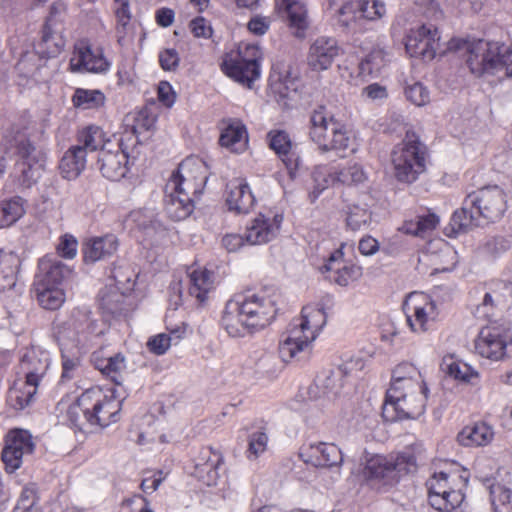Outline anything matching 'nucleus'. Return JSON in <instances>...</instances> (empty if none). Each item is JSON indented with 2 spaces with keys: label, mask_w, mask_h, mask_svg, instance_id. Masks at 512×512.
Segmentation results:
<instances>
[{
  "label": "nucleus",
  "mask_w": 512,
  "mask_h": 512,
  "mask_svg": "<svg viewBox=\"0 0 512 512\" xmlns=\"http://www.w3.org/2000/svg\"><path fill=\"white\" fill-rule=\"evenodd\" d=\"M276 314L275 301L264 291H244L227 301L221 326L231 337H244L269 326Z\"/></svg>",
  "instance_id": "f257e3e1"
},
{
  "label": "nucleus",
  "mask_w": 512,
  "mask_h": 512,
  "mask_svg": "<svg viewBox=\"0 0 512 512\" xmlns=\"http://www.w3.org/2000/svg\"><path fill=\"white\" fill-rule=\"evenodd\" d=\"M121 401L112 390L92 387L85 390L66 411L68 424L82 433H90L119 419Z\"/></svg>",
  "instance_id": "f03ea898"
},
{
  "label": "nucleus",
  "mask_w": 512,
  "mask_h": 512,
  "mask_svg": "<svg viewBox=\"0 0 512 512\" xmlns=\"http://www.w3.org/2000/svg\"><path fill=\"white\" fill-rule=\"evenodd\" d=\"M466 64L476 77H512V46L498 41L478 39L464 45Z\"/></svg>",
  "instance_id": "7ed1b4c3"
},
{
  "label": "nucleus",
  "mask_w": 512,
  "mask_h": 512,
  "mask_svg": "<svg viewBox=\"0 0 512 512\" xmlns=\"http://www.w3.org/2000/svg\"><path fill=\"white\" fill-rule=\"evenodd\" d=\"M326 313L320 305L303 307L301 316L292 320L287 333L279 343V355L284 362H290L299 353L309 349L326 324Z\"/></svg>",
  "instance_id": "20e7f679"
},
{
  "label": "nucleus",
  "mask_w": 512,
  "mask_h": 512,
  "mask_svg": "<svg viewBox=\"0 0 512 512\" xmlns=\"http://www.w3.org/2000/svg\"><path fill=\"white\" fill-rule=\"evenodd\" d=\"M102 333L98 321L85 308L74 309L67 320L54 328L60 351L72 354L84 353Z\"/></svg>",
  "instance_id": "39448f33"
},
{
  "label": "nucleus",
  "mask_w": 512,
  "mask_h": 512,
  "mask_svg": "<svg viewBox=\"0 0 512 512\" xmlns=\"http://www.w3.org/2000/svg\"><path fill=\"white\" fill-rule=\"evenodd\" d=\"M309 139L321 153L336 152L341 156L349 150L352 138L344 124L336 120L323 105L309 113L307 124Z\"/></svg>",
  "instance_id": "423d86ee"
},
{
  "label": "nucleus",
  "mask_w": 512,
  "mask_h": 512,
  "mask_svg": "<svg viewBox=\"0 0 512 512\" xmlns=\"http://www.w3.org/2000/svg\"><path fill=\"white\" fill-rule=\"evenodd\" d=\"M4 141L7 149L15 148L19 160L15 164V177L21 186L31 187L41 177L45 154L31 144L25 131L13 125L6 130Z\"/></svg>",
  "instance_id": "0eeeda50"
},
{
  "label": "nucleus",
  "mask_w": 512,
  "mask_h": 512,
  "mask_svg": "<svg viewBox=\"0 0 512 512\" xmlns=\"http://www.w3.org/2000/svg\"><path fill=\"white\" fill-rule=\"evenodd\" d=\"M140 120H137L139 122ZM152 123L148 120L141 124L132 126L130 131L126 130L121 137L113 136V140L103 145L98 154V169L102 176L110 181H119L124 178L129 170V152L128 141L132 144L137 143V134L144 128L149 130Z\"/></svg>",
  "instance_id": "6e6552de"
},
{
  "label": "nucleus",
  "mask_w": 512,
  "mask_h": 512,
  "mask_svg": "<svg viewBox=\"0 0 512 512\" xmlns=\"http://www.w3.org/2000/svg\"><path fill=\"white\" fill-rule=\"evenodd\" d=\"M391 163L396 180L411 184L426 170V148L414 134L407 133L405 139L394 147Z\"/></svg>",
  "instance_id": "1a4fd4ad"
},
{
  "label": "nucleus",
  "mask_w": 512,
  "mask_h": 512,
  "mask_svg": "<svg viewBox=\"0 0 512 512\" xmlns=\"http://www.w3.org/2000/svg\"><path fill=\"white\" fill-rule=\"evenodd\" d=\"M50 363L47 351L31 348L25 352L20 362V372L25 377L23 388H14L9 393V399L17 409H23L30 404L37 388L45 376Z\"/></svg>",
  "instance_id": "9d476101"
},
{
  "label": "nucleus",
  "mask_w": 512,
  "mask_h": 512,
  "mask_svg": "<svg viewBox=\"0 0 512 512\" xmlns=\"http://www.w3.org/2000/svg\"><path fill=\"white\" fill-rule=\"evenodd\" d=\"M262 51L256 44H240L235 56H227L222 64L223 73L235 82L251 88L261 75Z\"/></svg>",
  "instance_id": "9b49d317"
},
{
  "label": "nucleus",
  "mask_w": 512,
  "mask_h": 512,
  "mask_svg": "<svg viewBox=\"0 0 512 512\" xmlns=\"http://www.w3.org/2000/svg\"><path fill=\"white\" fill-rule=\"evenodd\" d=\"M427 392L408 390L398 384L390 386L386 392L383 415L391 421L419 417L425 410Z\"/></svg>",
  "instance_id": "f8f14e48"
},
{
  "label": "nucleus",
  "mask_w": 512,
  "mask_h": 512,
  "mask_svg": "<svg viewBox=\"0 0 512 512\" xmlns=\"http://www.w3.org/2000/svg\"><path fill=\"white\" fill-rule=\"evenodd\" d=\"M66 40L62 32L43 27L42 36L35 45L34 52L26 53L17 64L19 72L26 77H34L45 65L46 59L58 56L64 49Z\"/></svg>",
  "instance_id": "ddd939ff"
},
{
  "label": "nucleus",
  "mask_w": 512,
  "mask_h": 512,
  "mask_svg": "<svg viewBox=\"0 0 512 512\" xmlns=\"http://www.w3.org/2000/svg\"><path fill=\"white\" fill-rule=\"evenodd\" d=\"M207 182L206 167L198 158H186L167 182V191L187 193L192 198L200 195Z\"/></svg>",
  "instance_id": "4468645a"
},
{
  "label": "nucleus",
  "mask_w": 512,
  "mask_h": 512,
  "mask_svg": "<svg viewBox=\"0 0 512 512\" xmlns=\"http://www.w3.org/2000/svg\"><path fill=\"white\" fill-rule=\"evenodd\" d=\"M386 13L385 4L378 0H345L338 10V21L344 28L361 30L360 20L375 21Z\"/></svg>",
  "instance_id": "2eb2a0df"
},
{
  "label": "nucleus",
  "mask_w": 512,
  "mask_h": 512,
  "mask_svg": "<svg viewBox=\"0 0 512 512\" xmlns=\"http://www.w3.org/2000/svg\"><path fill=\"white\" fill-rule=\"evenodd\" d=\"M416 467V458L409 452H401L389 457L375 455L369 458L364 468V475L372 479H394L406 474Z\"/></svg>",
  "instance_id": "dca6fc26"
},
{
  "label": "nucleus",
  "mask_w": 512,
  "mask_h": 512,
  "mask_svg": "<svg viewBox=\"0 0 512 512\" xmlns=\"http://www.w3.org/2000/svg\"><path fill=\"white\" fill-rule=\"evenodd\" d=\"M466 205L474 208L480 218L494 222L499 220L506 210V195L498 186H487L469 194Z\"/></svg>",
  "instance_id": "f3484780"
},
{
  "label": "nucleus",
  "mask_w": 512,
  "mask_h": 512,
  "mask_svg": "<svg viewBox=\"0 0 512 512\" xmlns=\"http://www.w3.org/2000/svg\"><path fill=\"white\" fill-rule=\"evenodd\" d=\"M440 35L434 24L411 28L405 37V49L411 57L432 60L439 48Z\"/></svg>",
  "instance_id": "a211bd4d"
},
{
  "label": "nucleus",
  "mask_w": 512,
  "mask_h": 512,
  "mask_svg": "<svg viewBox=\"0 0 512 512\" xmlns=\"http://www.w3.org/2000/svg\"><path fill=\"white\" fill-rule=\"evenodd\" d=\"M406 321L411 331L422 333L437 315L435 302L424 293H411L403 305Z\"/></svg>",
  "instance_id": "6ab92c4d"
},
{
  "label": "nucleus",
  "mask_w": 512,
  "mask_h": 512,
  "mask_svg": "<svg viewBox=\"0 0 512 512\" xmlns=\"http://www.w3.org/2000/svg\"><path fill=\"white\" fill-rule=\"evenodd\" d=\"M283 215L274 210L260 212L247 226L245 240L250 245L266 244L277 237Z\"/></svg>",
  "instance_id": "aec40b11"
},
{
  "label": "nucleus",
  "mask_w": 512,
  "mask_h": 512,
  "mask_svg": "<svg viewBox=\"0 0 512 512\" xmlns=\"http://www.w3.org/2000/svg\"><path fill=\"white\" fill-rule=\"evenodd\" d=\"M509 341L510 337L501 327L486 326L480 330L475 340V351L483 358L499 361L506 356Z\"/></svg>",
  "instance_id": "412c9836"
},
{
  "label": "nucleus",
  "mask_w": 512,
  "mask_h": 512,
  "mask_svg": "<svg viewBox=\"0 0 512 512\" xmlns=\"http://www.w3.org/2000/svg\"><path fill=\"white\" fill-rule=\"evenodd\" d=\"M34 443L32 436L26 430L16 429L8 433L6 444L2 451V460L7 469L14 471L22 463V458L32 454Z\"/></svg>",
  "instance_id": "4be33fe9"
},
{
  "label": "nucleus",
  "mask_w": 512,
  "mask_h": 512,
  "mask_svg": "<svg viewBox=\"0 0 512 512\" xmlns=\"http://www.w3.org/2000/svg\"><path fill=\"white\" fill-rule=\"evenodd\" d=\"M110 67V62L104 57L100 47L92 48L85 43L75 46L70 59V68L73 72L103 73Z\"/></svg>",
  "instance_id": "5701e85b"
},
{
  "label": "nucleus",
  "mask_w": 512,
  "mask_h": 512,
  "mask_svg": "<svg viewBox=\"0 0 512 512\" xmlns=\"http://www.w3.org/2000/svg\"><path fill=\"white\" fill-rule=\"evenodd\" d=\"M269 147L278 155L286 166L291 178H295L301 164V159L295 151V145L289 134L284 130H271L267 134Z\"/></svg>",
  "instance_id": "b1692460"
},
{
  "label": "nucleus",
  "mask_w": 512,
  "mask_h": 512,
  "mask_svg": "<svg viewBox=\"0 0 512 512\" xmlns=\"http://www.w3.org/2000/svg\"><path fill=\"white\" fill-rule=\"evenodd\" d=\"M339 54V47L334 38L320 36L309 48L307 63L313 71H324L331 67Z\"/></svg>",
  "instance_id": "393cba45"
},
{
  "label": "nucleus",
  "mask_w": 512,
  "mask_h": 512,
  "mask_svg": "<svg viewBox=\"0 0 512 512\" xmlns=\"http://www.w3.org/2000/svg\"><path fill=\"white\" fill-rule=\"evenodd\" d=\"M300 457L315 467H332L342 463L341 450L332 443H311L302 447Z\"/></svg>",
  "instance_id": "a878e982"
},
{
  "label": "nucleus",
  "mask_w": 512,
  "mask_h": 512,
  "mask_svg": "<svg viewBox=\"0 0 512 512\" xmlns=\"http://www.w3.org/2000/svg\"><path fill=\"white\" fill-rule=\"evenodd\" d=\"M328 272V278L340 286H348L362 276V268L358 265L345 263L341 250L333 252L322 267Z\"/></svg>",
  "instance_id": "bb28decb"
},
{
  "label": "nucleus",
  "mask_w": 512,
  "mask_h": 512,
  "mask_svg": "<svg viewBox=\"0 0 512 512\" xmlns=\"http://www.w3.org/2000/svg\"><path fill=\"white\" fill-rule=\"evenodd\" d=\"M222 456L219 452L205 448L195 461L193 476L207 486H214L220 478Z\"/></svg>",
  "instance_id": "cd10ccee"
},
{
  "label": "nucleus",
  "mask_w": 512,
  "mask_h": 512,
  "mask_svg": "<svg viewBox=\"0 0 512 512\" xmlns=\"http://www.w3.org/2000/svg\"><path fill=\"white\" fill-rule=\"evenodd\" d=\"M226 203L228 209L236 214L248 213L255 203L250 187L244 179H234L227 185Z\"/></svg>",
  "instance_id": "c85d7f7f"
},
{
  "label": "nucleus",
  "mask_w": 512,
  "mask_h": 512,
  "mask_svg": "<svg viewBox=\"0 0 512 512\" xmlns=\"http://www.w3.org/2000/svg\"><path fill=\"white\" fill-rule=\"evenodd\" d=\"M275 10L281 16H286L290 26L296 28L295 35L303 37L308 27V14L305 3L300 0H275Z\"/></svg>",
  "instance_id": "c756f323"
},
{
  "label": "nucleus",
  "mask_w": 512,
  "mask_h": 512,
  "mask_svg": "<svg viewBox=\"0 0 512 512\" xmlns=\"http://www.w3.org/2000/svg\"><path fill=\"white\" fill-rule=\"evenodd\" d=\"M219 142L231 152L245 151L248 146V132L244 123L238 119H229L221 132Z\"/></svg>",
  "instance_id": "7c9ffc66"
},
{
  "label": "nucleus",
  "mask_w": 512,
  "mask_h": 512,
  "mask_svg": "<svg viewBox=\"0 0 512 512\" xmlns=\"http://www.w3.org/2000/svg\"><path fill=\"white\" fill-rule=\"evenodd\" d=\"M118 248L115 236L106 235L87 240L83 245L84 261L95 263L112 256Z\"/></svg>",
  "instance_id": "2f4dec72"
},
{
  "label": "nucleus",
  "mask_w": 512,
  "mask_h": 512,
  "mask_svg": "<svg viewBox=\"0 0 512 512\" xmlns=\"http://www.w3.org/2000/svg\"><path fill=\"white\" fill-rule=\"evenodd\" d=\"M131 219L138 229L143 231V241H150V243H146L147 245L156 246L161 244L157 241L166 235V231L161 223L155 219L152 211H135L131 214Z\"/></svg>",
  "instance_id": "473e14b6"
},
{
  "label": "nucleus",
  "mask_w": 512,
  "mask_h": 512,
  "mask_svg": "<svg viewBox=\"0 0 512 512\" xmlns=\"http://www.w3.org/2000/svg\"><path fill=\"white\" fill-rule=\"evenodd\" d=\"M494 438V431L485 422H478L465 426L457 435L460 445L466 447H479L489 444Z\"/></svg>",
  "instance_id": "72a5a7b5"
},
{
  "label": "nucleus",
  "mask_w": 512,
  "mask_h": 512,
  "mask_svg": "<svg viewBox=\"0 0 512 512\" xmlns=\"http://www.w3.org/2000/svg\"><path fill=\"white\" fill-rule=\"evenodd\" d=\"M165 193V211L171 219L176 221L184 220L193 212L194 199L191 195L167 191V187L165 188Z\"/></svg>",
  "instance_id": "f704fd0d"
},
{
  "label": "nucleus",
  "mask_w": 512,
  "mask_h": 512,
  "mask_svg": "<svg viewBox=\"0 0 512 512\" xmlns=\"http://www.w3.org/2000/svg\"><path fill=\"white\" fill-rule=\"evenodd\" d=\"M87 154L76 145H72L62 156L59 163L61 175L67 180L76 179L85 169Z\"/></svg>",
  "instance_id": "c9c22d12"
},
{
  "label": "nucleus",
  "mask_w": 512,
  "mask_h": 512,
  "mask_svg": "<svg viewBox=\"0 0 512 512\" xmlns=\"http://www.w3.org/2000/svg\"><path fill=\"white\" fill-rule=\"evenodd\" d=\"M396 384L414 391H428L420 371L410 363H401L393 370L390 386Z\"/></svg>",
  "instance_id": "e433bc0d"
},
{
  "label": "nucleus",
  "mask_w": 512,
  "mask_h": 512,
  "mask_svg": "<svg viewBox=\"0 0 512 512\" xmlns=\"http://www.w3.org/2000/svg\"><path fill=\"white\" fill-rule=\"evenodd\" d=\"M189 293L198 301L206 300L207 295L214 288L215 278L213 272L206 268H196L188 272Z\"/></svg>",
  "instance_id": "4c0bfd02"
},
{
  "label": "nucleus",
  "mask_w": 512,
  "mask_h": 512,
  "mask_svg": "<svg viewBox=\"0 0 512 512\" xmlns=\"http://www.w3.org/2000/svg\"><path fill=\"white\" fill-rule=\"evenodd\" d=\"M481 224L480 217L477 215L476 210L471 208L470 205H466V200L464 201V206L453 213L449 228L451 232H448V236H456L461 233H466L474 226H479Z\"/></svg>",
  "instance_id": "58836bf2"
},
{
  "label": "nucleus",
  "mask_w": 512,
  "mask_h": 512,
  "mask_svg": "<svg viewBox=\"0 0 512 512\" xmlns=\"http://www.w3.org/2000/svg\"><path fill=\"white\" fill-rule=\"evenodd\" d=\"M98 298L104 313L116 315L125 309L126 295L114 284H109L102 288Z\"/></svg>",
  "instance_id": "ea45409f"
},
{
  "label": "nucleus",
  "mask_w": 512,
  "mask_h": 512,
  "mask_svg": "<svg viewBox=\"0 0 512 512\" xmlns=\"http://www.w3.org/2000/svg\"><path fill=\"white\" fill-rule=\"evenodd\" d=\"M34 291L38 303L44 309L56 310L65 302V293L60 286L34 283Z\"/></svg>",
  "instance_id": "a19ab883"
},
{
  "label": "nucleus",
  "mask_w": 512,
  "mask_h": 512,
  "mask_svg": "<svg viewBox=\"0 0 512 512\" xmlns=\"http://www.w3.org/2000/svg\"><path fill=\"white\" fill-rule=\"evenodd\" d=\"M344 221L348 230L359 231L366 229L371 224L372 212L366 205H347L344 209Z\"/></svg>",
  "instance_id": "79ce46f5"
},
{
  "label": "nucleus",
  "mask_w": 512,
  "mask_h": 512,
  "mask_svg": "<svg viewBox=\"0 0 512 512\" xmlns=\"http://www.w3.org/2000/svg\"><path fill=\"white\" fill-rule=\"evenodd\" d=\"M428 499L431 506L444 505L446 502L439 498V493H445L449 490L455 489L454 479H450L447 473L439 472L431 476L427 483Z\"/></svg>",
  "instance_id": "37998d69"
},
{
  "label": "nucleus",
  "mask_w": 512,
  "mask_h": 512,
  "mask_svg": "<svg viewBox=\"0 0 512 512\" xmlns=\"http://www.w3.org/2000/svg\"><path fill=\"white\" fill-rule=\"evenodd\" d=\"M93 362L96 369L115 382H118L121 372L126 368L125 357L120 353L109 357H100V353H94Z\"/></svg>",
  "instance_id": "c03bdc74"
},
{
  "label": "nucleus",
  "mask_w": 512,
  "mask_h": 512,
  "mask_svg": "<svg viewBox=\"0 0 512 512\" xmlns=\"http://www.w3.org/2000/svg\"><path fill=\"white\" fill-rule=\"evenodd\" d=\"M109 140L105 139V133L100 127L88 126L78 133L76 146H80L87 154L88 151L93 152L98 148L101 150Z\"/></svg>",
  "instance_id": "a18cd8bd"
},
{
  "label": "nucleus",
  "mask_w": 512,
  "mask_h": 512,
  "mask_svg": "<svg viewBox=\"0 0 512 512\" xmlns=\"http://www.w3.org/2000/svg\"><path fill=\"white\" fill-rule=\"evenodd\" d=\"M40 267L45 273L41 279L35 282L37 284L60 286L62 281L71 273L70 269L60 261H42Z\"/></svg>",
  "instance_id": "49530a36"
},
{
  "label": "nucleus",
  "mask_w": 512,
  "mask_h": 512,
  "mask_svg": "<svg viewBox=\"0 0 512 512\" xmlns=\"http://www.w3.org/2000/svg\"><path fill=\"white\" fill-rule=\"evenodd\" d=\"M25 213L22 198L14 197L0 202V229L10 227Z\"/></svg>",
  "instance_id": "de8ad7c7"
},
{
  "label": "nucleus",
  "mask_w": 512,
  "mask_h": 512,
  "mask_svg": "<svg viewBox=\"0 0 512 512\" xmlns=\"http://www.w3.org/2000/svg\"><path fill=\"white\" fill-rule=\"evenodd\" d=\"M105 100L103 92L97 89L77 88L72 97L74 106L84 110L99 108L104 105Z\"/></svg>",
  "instance_id": "09e8293b"
},
{
  "label": "nucleus",
  "mask_w": 512,
  "mask_h": 512,
  "mask_svg": "<svg viewBox=\"0 0 512 512\" xmlns=\"http://www.w3.org/2000/svg\"><path fill=\"white\" fill-rule=\"evenodd\" d=\"M313 189L310 193L312 200L318 198V196L330 186L338 184L336 181V170L330 171L325 165L316 166L312 172Z\"/></svg>",
  "instance_id": "8fccbe9b"
},
{
  "label": "nucleus",
  "mask_w": 512,
  "mask_h": 512,
  "mask_svg": "<svg viewBox=\"0 0 512 512\" xmlns=\"http://www.w3.org/2000/svg\"><path fill=\"white\" fill-rule=\"evenodd\" d=\"M367 180V174L362 165L350 163L336 170V181L341 185H359Z\"/></svg>",
  "instance_id": "3c124183"
},
{
  "label": "nucleus",
  "mask_w": 512,
  "mask_h": 512,
  "mask_svg": "<svg viewBox=\"0 0 512 512\" xmlns=\"http://www.w3.org/2000/svg\"><path fill=\"white\" fill-rule=\"evenodd\" d=\"M386 63V53L382 48H373L369 54L365 56L359 63V74L361 76H368L380 69Z\"/></svg>",
  "instance_id": "603ef678"
},
{
  "label": "nucleus",
  "mask_w": 512,
  "mask_h": 512,
  "mask_svg": "<svg viewBox=\"0 0 512 512\" xmlns=\"http://www.w3.org/2000/svg\"><path fill=\"white\" fill-rule=\"evenodd\" d=\"M490 498L494 512H512V491L500 484L490 486Z\"/></svg>",
  "instance_id": "864d4df0"
},
{
  "label": "nucleus",
  "mask_w": 512,
  "mask_h": 512,
  "mask_svg": "<svg viewBox=\"0 0 512 512\" xmlns=\"http://www.w3.org/2000/svg\"><path fill=\"white\" fill-rule=\"evenodd\" d=\"M39 496L36 484L23 487L13 512H37Z\"/></svg>",
  "instance_id": "5fc2aeb1"
},
{
  "label": "nucleus",
  "mask_w": 512,
  "mask_h": 512,
  "mask_svg": "<svg viewBox=\"0 0 512 512\" xmlns=\"http://www.w3.org/2000/svg\"><path fill=\"white\" fill-rule=\"evenodd\" d=\"M67 5L62 1H56L50 6L49 14L44 27L64 32Z\"/></svg>",
  "instance_id": "6e6d98bb"
},
{
  "label": "nucleus",
  "mask_w": 512,
  "mask_h": 512,
  "mask_svg": "<svg viewBox=\"0 0 512 512\" xmlns=\"http://www.w3.org/2000/svg\"><path fill=\"white\" fill-rule=\"evenodd\" d=\"M269 438L262 430L252 432L248 437V448L246 450L247 458L257 459L268 447Z\"/></svg>",
  "instance_id": "4d7b16f0"
},
{
  "label": "nucleus",
  "mask_w": 512,
  "mask_h": 512,
  "mask_svg": "<svg viewBox=\"0 0 512 512\" xmlns=\"http://www.w3.org/2000/svg\"><path fill=\"white\" fill-rule=\"evenodd\" d=\"M502 297L496 292H486L481 303L476 307L475 315L478 318L489 319L494 315V310L501 305Z\"/></svg>",
  "instance_id": "13d9d810"
},
{
  "label": "nucleus",
  "mask_w": 512,
  "mask_h": 512,
  "mask_svg": "<svg viewBox=\"0 0 512 512\" xmlns=\"http://www.w3.org/2000/svg\"><path fill=\"white\" fill-rule=\"evenodd\" d=\"M406 98L416 106H424L430 101L428 89L420 82L409 84L405 88Z\"/></svg>",
  "instance_id": "bf43d9fd"
},
{
  "label": "nucleus",
  "mask_w": 512,
  "mask_h": 512,
  "mask_svg": "<svg viewBox=\"0 0 512 512\" xmlns=\"http://www.w3.org/2000/svg\"><path fill=\"white\" fill-rule=\"evenodd\" d=\"M439 498L446 502L444 505L432 506L434 509L442 512H451L455 508L459 507L464 500V494L460 489H452L445 493H439Z\"/></svg>",
  "instance_id": "052dcab7"
},
{
  "label": "nucleus",
  "mask_w": 512,
  "mask_h": 512,
  "mask_svg": "<svg viewBox=\"0 0 512 512\" xmlns=\"http://www.w3.org/2000/svg\"><path fill=\"white\" fill-rule=\"evenodd\" d=\"M344 378L341 370L337 367L329 371L325 378L323 380L319 379V381L327 393L337 394L344 386Z\"/></svg>",
  "instance_id": "680f3d73"
},
{
  "label": "nucleus",
  "mask_w": 512,
  "mask_h": 512,
  "mask_svg": "<svg viewBox=\"0 0 512 512\" xmlns=\"http://www.w3.org/2000/svg\"><path fill=\"white\" fill-rule=\"evenodd\" d=\"M447 374L455 379L462 381H470L473 377H477L478 373L469 365L462 362H452L447 365Z\"/></svg>",
  "instance_id": "e2e57ef3"
},
{
  "label": "nucleus",
  "mask_w": 512,
  "mask_h": 512,
  "mask_svg": "<svg viewBox=\"0 0 512 512\" xmlns=\"http://www.w3.org/2000/svg\"><path fill=\"white\" fill-rule=\"evenodd\" d=\"M81 354H72L61 352L62 356V374L61 381H70L75 376V371L79 365V357Z\"/></svg>",
  "instance_id": "0e129e2a"
},
{
  "label": "nucleus",
  "mask_w": 512,
  "mask_h": 512,
  "mask_svg": "<svg viewBox=\"0 0 512 512\" xmlns=\"http://www.w3.org/2000/svg\"><path fill=\"white\" fill-rule=\"evenodd\" d=\"M509 247L510 242L505 237L498 236L487 240V242L483 244L482 250L484 253L496 257L507 251Z\"/></svg>",
  "instance_id": "69168bd1"
},
{
  "label": "nucleus",
  "mask_w": 512,
  "mask_h": 512,
  "mask_svg": "<svg viewBox=\"0 0 512 512\" xmlns=\"http://www.w3.org/2000/svg\"><path fill=\"white\" fill-rule=\"evenodd\" d=\"M189 28L196 38L208 39L213 33L210 23L203 17H196L191 20Z\"/></svg>",
  "instance_id": "338daca9"
},
{
  "label": "nucleus",
  "mask_w": 512,
  "mask_h": 512,
  "mask_svg": "<svg viewBox=\"0 0 512 512\" xmlns=\"http://www.w3.org/2000/svg\"><path fill=\"white\" fill-rule=\"evenodd\" d=\"M171 345V339L167 333L155 335L147 343L149 350L157 355L165 354Z\"/></svg>",
  "instance_id": "774afa93"
}]
</instances>
